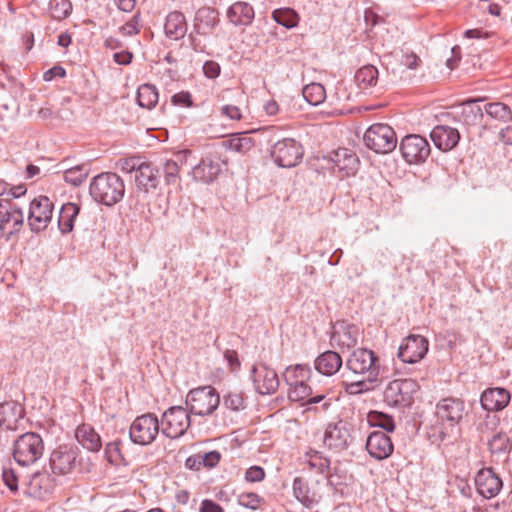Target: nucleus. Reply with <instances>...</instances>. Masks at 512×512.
<instances>
[{
    "label": "nucleus",
    "instance_id": "f257e3e1",
    "mask_svg": "<svg viewBox=\"0 0 512 512\" xmlns=\"http://www.w3.org/2000/svg\"><path fill=\"white\" fill-rule=\"evenodd\" d=\"M89 194L95 202L111 207L123 199L125 184L118 174L102 172L92 178Z\"/></svg>",
    "mask_w": 512,
    "mask_h": 512
},
{
    "label": "nucleus",
    "instance_id": "f03ea898",
    "mask_svg": "<svg viewBox=\"0 0 512 512\" xmlns=\"http://www.w3.org/2000/svg\"><path fill=\"white\" fill-rule=\"evenodd\" d=\"M44 441L35 432H27L20 435L13 444V458L22 467H29L44 454Z\"/></svg>",
    "mask_w": 512,
    "mask_h": 512
},
{
    "label": "nucleus",
    "instance_id": "7ed1b4c3",
    "mask_svg": "<svg viewBox=\"0 0 512 512\" xmlns=\"http://www.w3.org/2000/svg\"><path fill=\"white\" fill-rule=\"evenodd\" d=\"M465 411L464 402L458 398H444L436 405V416L440 421L439 437L445 440L462 420Z\"/></svg>",
    "mask_w": 512,
    "mask_h": 512
},
{
    "label": "nucleus",
    "instance_id": "20e7f679",
    "mask_svg": "<svg viewBox=\"0 0 512 512\" xmlns=\"http://www.w3.org/2000/svg\"><path fill=\"white\" fill-rule=\"evenodd\" d=\"M346 367L356 375H361L368 382H376L380 373V359L366 348L354 350L346 361Z\"/></svg>",
    "mask_w": 512,
    "mask_h": 512
},
{
    "label": "nucleus",
    "instance_id": "39448f33",
    "mask_svg": "<svg viewBox=\"0 0 512 512\" xmlns=\"http://www.w3.org/2000/svg\"><path fill=\"white\" fill-rule=\"evenodd\" d=\"M185 403L191 414L208 416L218 408L220 397L215 388L203 386L191 390L186 396Z\"/></svg>",
    "mask_w": 512,
    "mask_h": 512
},
{
    "label": "nucleus",
    "instance_id": "423d86ee",
    "mask_svg": "<svg viewBox=\"0 0 512 512\" xmlns=\"http://www.w3.org/2000/svg\"><path fill=\"white\" fill-rule=\"evenodd\" d=\"M365 145L380 154L392 152L397 145L395 131L387 124L377 123L371 125L363 137Z\"/></svg>",
    "mask_w": 512,
    "mask_h": 512
},
{
    "label": "nucleus",
    "instance_id": "0eeeda50",
    "mask_svg": "<svg viewBox=\"0 0 512 512\" xmlns=\"http://www.w3.org/2000/svg\"><path fill=\"white\" fill-rule=\"evenodd\" d=\"M190 412L182 406L168 408L161 418V432L170 439L183 436L191 425Z\"/></svg>",
    "mask_w": 512,
    "mask_h": 512
},
{
    "label": "nucleus",
    "instance_id": "6e6552de",
    "mask_svg": "<svg viewBox=\"0 0 512 512\" xmlns=\"http://www.w3.org/2000/svg\"><path fill=\"white\" fill-rule=\"evenodd\" d=\"M419 386L413 379L391 381L383 392L384 402L391 407L409 406Z\"/></svg>",
    "mask_w": 512,
    "mask_h": 512
},
{
    "label": "nucleus",
    "instance_id": "1a4fd4ad",
    "mask_svg": "<svg viewBox=\"0 0 512 512\" xmlns=\"http://www.w3.org/2000/svg\"><path fill=\"white\" fill-rule=\"evenodd\" d=\"M160 426L158 418L153 413L138 416L130 426V439L133 443L138 445H149L156 439L160 431Z\"/></svg>",
    "mask_w": 512,
    "mask_h": 512
},
{
    "label": "nucleus",
    "instance_id": "9d476101",
    "mask_svg": "<svg viewBox=\"0 0 512 512\" xmlns=\"http://www.w3.org/2000/svg\"><path fill=\"white\" fill-rule=\"evenodd\" d=\"M303 153L299 142L292 138H284L272 146L270 154L279 167L292 168L301 162Z\"/></svg>",
    "mask_w": 512,
    "mask_h": 512
},
{
    "label": "nucleus",
    "instance_id": "9b49d317",
    "mask_svg": "<svg viewBox=\"0 0 512 512\" xmlns=\"http://www.w3.org/2000/svg\"><path fill=\"white\" fill-rule=\"evenodd\" d=\"M53 203L46 196H39L30 203L28 224L33 232L47 228L52 220Z\"/></svg>",
    "mask_w": 512,
    "mask_h": 512
},
{
    "label": "nucleus",
    "instance_id": "f8f14e48",
    "mask_svg": "<svg viewBox=\"0 0 512 512\" xmlns=\"http://www.w3.org/2000/svg\"><path fill=\"white\" fill-rule=\"evenodd\" d=\"M400 151L408 163H420L430 155V145L426 138L411 134L401 140Z\"/></svg>",
    "mask_w": 512,
    "mask_h": 512
},
{
    "label": "nucleus",
    "instance_id": "ddd939ff",
    "mask_svg": "<svg viewBox=\"0 0 512 512\" xmlns=\"http://www.w3.org/2000/svg\"><path fill=\"white\" fill-rule=\"evenodd\" d=\"M353 440L351 435V425L348 422L339 420L336 423H330L324 433V444L329 449L343 451L349 447Z\"/></svg>",
    "mask_w": 512,
    "mask_h": 512
},
{
    "label": "nucleus",
    "instance_id": "4468645a",
    "mask_svg": "<svg viewBox=\"0 0 512 512\" xmlns=\"http://www.w3.org/2000/svg\"><path fill=\"white\" fill-rule=\"evenodd\" d=\"M22 210L10 201V198L0 199V231L7 236L18 232L23 225Z\"/></svg>",
    "mask_w": 512,
    "mask_h": 512
},
{
    "label": "nucleus",
    "instance_id": "2eb2a0df",
    "mask_svg": "<svg viewBox=\"0 0 512 512\" xmlns=\"http://www.w3.org/2000/svg\"><path fill=\"white\" fill-rule=\"evenodd\" d=\"M428 340L421 335H409L398 349V357L404 363L413 364L424 358L428 351Z\"/></svg>",
    "mask_w": 512,
    "mask_h": 512
},
{
    "label": "nucleus",
    "instance_id": "dca6fc26",
    "mask_svg": "<svg viewBox=\"0 0 512 512\" xmlns=\"http://www.w3.org/2000/svg\"><path fill=\"white\" fill-rule=\"evenodd\" d=\"M77 448L69 445H60L50 455V466L54 474L65 475L70 473L76 462Z\"/></svg>",
    "mask_w": 512,
    "mask_h": 512
},
{
    "label": "nucleus",
    "instance_id": "f3484780",
    "mask_svg": "<svg viewBox=\"0 0 512 512\" xmlns=\"http://www.w3.org/2000/svg\"><path fill=\"white\" fill-rule=\"evenodd\" d=\"M251 378L256 391L262 395L273 394L279 387L277 373L266 365H254L251 369Z\"/></svg>",
    "mask_w": 512,
    "mask_h": 512
},
{
    "label": "nucleus",
    "instance_id": "a211bd4d",
    "mask_svg": "<svg viewBox=\"0 0 512 512\" xmlns=\"http://www.w3.org/2000/svg\"><path fill=\"white\" fill-rule=\"evenodd\" d=\"M475 485L480 495L490 499L500 492L503 484L492 468H483L476 474Z\"/></svg>",
    "mask_w": 512,
    "mask_h": 512
},
{
    "label": "nucleus",
    "instance_id": "6ab92c4d",
    "mask_svg": "<svg viewBox=\"0 0 512 512\" xmlns=\"http://www.w3.org/2000/svg\"><path fill=\"white\" fill-rule=\"evenodd\" d=\"M366 449L371 457L384 460L393 453V443L383 431H373L366 440Z\"/></svg>",
    "mask_w": 512,
    "mask_h": 512
},
{
    "label": "nucleus",
    "instance_id": "aec40b11",
    "mask_svg": "<svg viewBox=\"0 0 512 512\" xmlns=\"http://www.w3.org/2000/svg\"><path fill=\"white\" fill-rule=\"evenodd\" d=\"M430 137L434 145L442 151L453 149L460 140L458 130L445 125L434 127L430 133Z\"/></svg>",
    "mask_w": 512,
    "mask_h": 512
},
{
    "label": "nucleus",
    "instance_id": "412c9836",
    "mask_svg": "<svg viewBox=\"0 0 512 512\" xmlns=\"http://www.w3.org/2000/svg\"><path fill=\"white\" fill-rule=\"evenodd\" d=\"M330 160L334 164L333 168L343 172L345 176L353 175L357 171L359 159L352 150L340 148L333 151Z\"/></svg>",
    "mask_w": 512,
    "mask_h": 512
},
{
    "label": "nucleus",
    "instance_id": "4be33fe9",
    "mask_svg": "<svg viewBox=\"0 0 512 512\" xmlns=\"http://www.w3.org/2000/svg\"><path fill=\"white\" fill-rule=\"evenodd\" d=\"M510 401V393L504 388H492L485 390L480 398L483 409L487 411H499L504 409Z\"/></svg>",
    "mask_w": 512,
    "mask_h": 512
},
{
    "label": "nucleus",
    "instance_id": "5701e85b",
    "mask_svg": "<svg viewBox=\"0 0 512 512\" xmlns=\"http://www.w3.org/2000/svg\"><path fill=\"white\" fill-rule=\"evenodd\" d=\"M24 409L15 401L0 404V427L6 430H15L18 422L23 418Z\"/></svg>",
    "mask_w": 512,
    "mask_h": 512
},
{
    "label": "nucleus",
    "instance_id": "b1692460",
    "mask_svg": "<svg viewBox=\"0 0 512 512\" xmlns=\"http://www.w3.org/2000/svg\"><path fill=\"white\" fill-rule=\"evenodd\" d=\"M26 485L29 495L41 498L52 492L54 481L47 473L36 472L27 476Z\"/></svg>",
    "mask_w": 512,
    "mask_h": 512
},
{
    "label": "nucleus",
    "instance_id": "393cba45",
    "mask_svg": "<svg viewBox=\"0 0 512 512\" xmlns=\"http://www.w3.org/2000/svg\"><path fill=\"white\" fill-rule=\"evenodd\" d=\"M358 336L359 331L356 326L342 322L335 326L331 341L335 342L341 348L350 349L357 344Z\"/></svg>",
    "mask_w": 512,
    "mask_h": 512
},
{
    "label": "nucleus",
    "instance_id": "a878e982",
    "mask_svg": "<svg viewBox=\"0 0 512 512\" xmlns=\"http://www.w3.org/2000/svg\"><path fill=\"white\" fill-rule=\"evenodd\" d=\"M341 356L335 351H325L315 359V369L325 376H332L342 367Z\"/></svg>",
    "mask_w": 512,
    "mask_h": 512
},
{
    "label": "nucleus",
    "instance_id": "bb28decb",
    "mask_svg": "<svg viewBox=\"0 0 512 512\" xmlns=\"http://www.w3.org/2000/svg\"><path fill=\"white\" fill-rule=\"evenodd\" d=\"M165 34L173 40L183 38L187 33V22L183 13L179 11L170 12L164 25Z\"/></svg>",
    "mask_w": 512,
    "mask_h": 512
},
{
    "label": "nucleus",
    "instance_id": "cd10ccee",
    "mask_svg": "<svg viewBox=\"0 0 512 512\" xmlns=\"http://www.w3.org/2000/svg\"><path fill=\"white\" fill-rule=\"evenodd\" d=\"M75 437L83 448L91 452H98L102 447L99 434L90 425L82 424L78 426L75 431Z\"/></svg>",
    "mask_w": 512,
    "mask_h": 512
},
{
    "label": "nucleus",
    "instance_id": "c85d7f7f",
    "mask_svg": "<svg viewBox=\"0 0 512 512\" xmlns=\"http://www.w3.org/2000/svg\"><path fill=\"white\" fill-rule=\"evenodd\" d=\"M220 171L221 166L219 162L206 157L193 168L192 174L195 180L203 183H210L216 179Z\"/></svg>",
    "mask_w": 512,
    "mask_h": 512
},
{
    "label": "nucleus",
    "instance_id": "c756f323",
    "mask_svg": "<svg viewBox=\"0 0 512 512\" xmlns=\"http://www.w3.org/2000/svg\"><path fill=\"white\" fill-rule=\"evenodd\" d=\"M227 17L234 25H249L254 19V9L247 2H235L228 8Z\"/></svg>",
    "mask_w": 512,
    "mask_h": 512
},
{
    "label": "nucleus",
    "instance_id": "7c9ffc66",
    "mask_svg": "<svg viewBox=\"0 0 512 512\" xmlns=\"http://www.w3.org/2000/svg\"><path fill=\"white\" fill-rule=\"evenodd\" d=\"M158 171L149 163H144L139 167L135 174V183L139 190L148 193L156 189L158 185Z\"/></svg>",
    "mask_w": 512,
    "mask_h": 512
},
{
    "label": "nucleus",
    "instance_id": "2f4dec72",
    "mask_svg": "<svg viewBox=\"0 0 512 512\" xmlns=\"http://www.w3.org/2000/svg\"><path fill=\"white\" fill-rule=\"evenodd\" d=\"M487 445L496 462L506 461L512 447L509 437L502 432L494 434L488 440Z\"/></svg>",
    "mask_w": 512,
    "mask_h": 512
},
{
    "label": "nucleus",
    "instance_id": "473e14b6",
    "mask_svg": "<svg viewBox=\"0 0 512 512\" xmlns=\"http://www.w3.org/2000/svg\"><path fill=\"white\" fill-rule=\"evenodd\" d=\"M293 494L308 509L317 505L321 498L315 492L310 491L308 483L301 477H296L293 481Z\"/></svg>",
    "mask_w": 512,
    "mask_h": 512
},
{
    "label": "nucleus",
    "instance_id": "72a5a7b5",
    "mask_svg": "<svg viewBox=\"0 0 512 512\" xmlns=\"http://www.w3.org/2000/svg\"><path fill=\"white\" fill-rule=\"evenodd\" d=\"M221 146L226 150L244 155L254 147V140L251 137L235 133L224 139Z\"/></svg>",
    "mask_w": 512,
    "mask_h": 512
},
{
    "label": "nucleus",
    "instance_id": "f704fd0d",
    "mask_svg": "<svg viewBox=\"0 0 512 512\" xmlns=\"http://www.w3.org/2000/svg\"><path fill=\"white\" fill-rule=\"evenodd\" d=\"M80 212V207L72 202L62 205L59 217L58 227L62 233H69L73 230L74 221Z\"/></svg>",
    "mask_w": 512,
    "mask_h": 512
},
{
    "label": "nucleus",
    "instance_id": "c9c22d12",
    "mask_svg": "<svg viewBox=\"0 0 512 512\" xmlns=\"http://www.w3.org/2000/svg\"><path fill=\"white\" fill-rule=\"evenodd\" d=\"M354 80L361 90H367L377 84L378 70L373 65H365L356 71Z\"/></svg>",
    "mask_w": 512,
    "mask_h": 512
},
{
    "label": "nucleus",
    "instance_id": "e433bc0d",
    "mask_svg": "<svg viewBox=\"0 0 512 512\" xmlns=\"http://www.w3.org/2000/svg\"><path fill=\"white\" fill-rule=\"evenodd\" d=\"M311 370L307 365L297 364L287 367L283 373L286 384L290 387L299 383L306 382L309 379Z\"/></svg>",
    "mask_w": 512,
    "mask_h": 512
},
{
    "label": "nucleus",
    "instance_id": "4c0bfd02",
    "mask_svg": "<svg viewBox=\"0 0 512 512\" xmlns=\"http://www.w3.org/2000/svg\"><path fill=\"white\" fill-rule=\"evenodd\" d=\"M137 101L139 106L153 108L158 102V91L154 85L143 84L138 88Z\"/></svg>",
    "mask_w": 512,
    "mask_h": 512
},
{
    "label": "nucleus",
    "instance_id": "58836bf2",
    "mask_svg": "<svg viewBox=\"0 0 512 512\" xmlns=\"http://www.w3.org/2000/svg\"><path fill=\"white\" fill-rule=\"evenodd\" d=\"M272 18L277 24L288 29L294 28L299 22L298 14L289 7L275 9L272 12Z\"/></svg>",
    "mask_w": 512,
    "mask_h": 512
},
{
    "label": "nucleus",
    "instance_id": "ea45409f",
    "mask_svg": "<svg viewBox=\"0 0 512 512\" xmlns=\"http://www.w3.org/2000/svg\"><path fill=\"white\" fill-rule=\"evenodd\" d=\"M484 111L493 119L503 123H507L512 120L510 107L502 102L488 103L484 106Z\"/></svg>",
    "mask_w": 512,
    "mask_h": 512
},
{
    "label": "nucleus",
    "instance_id": "a19ab883",
    "mask_svg": "<svg viewBox=\"0 0 512 512\" xmlns=\"http://www.w3.org/2000/svg\"><path fill=\"white\" fill-rule=\"evenodd\" d=\"M336 404V398L328 396L323 392H316L315 396L309 398V405L307 410H314L315 412H328Z\"/></svg>",
    "mask_w": 512,
    "mask_h": 512
},
{
    "label": "nucleus",
    "instance_id": "79ce46f5",
    "mask_svg": "<svg viewBox=\"0 0 512 512\" xmlns=\"http://www.w3.org/2000/svg\"><path fill=\"white\" fill-rule=\"evenodd\" d=\"M304 99L313 106L321 104L326 98L325 88L320 83L306 85L302 91Z\"/></svg>",
    "mask_w": 512,
    "mask_h": 512
},
{
    "label": "nucleus",
    "instance_id": "37998d69",
    "mask_svg": "<svg viewBox=\"0 0 512 512\" xmlns=\"http://www.w3.org/2000/svg\"><path fill=\"white\" fill-rule=\"evenodd\" d=\"M315 393L306 382H303L289 387L288 398L295 402L305 401L303 405L308 406L309 398L315 396Z\"/></svg>",
    "mask_w": 512,
    "mask_h": 512
},
{
    "label": "nucleus",
    "instance_id": "c03bdc74",
    "mask_svg": "<svg viewBox=\"0 0 512 512\" xmlns=\"http://www.w3.org/2000/svg\"><path fill=\"white\" fill-rule=\"evenodd\" d=\"M188 153V151L178 152L175 155L176 159L167 160L164 163V176L167 184H173L177 181L179 162L182 163Z\"/></svg>",
    "mask_w": 512,
    "mask_h": 512
},
{
    "label": "nucleus",
    "instance_id": "a18cd8bd",
    "mask_svg": "<svg viewBox=\"0 0 512 512\" xmlns=\"http://www.w3.org/2000/svg\"><path fill=\"white\" fill-rule=\"evenodd\" d=\"M367 421L369 426L382 428L386 432H393L395 429L393 418L382 412H369L367 415Z\"/></svg>",
    "mask_w": 512,
    "mask_h": 512
},
{
    "label": "nucleus",
    "instance_id": "49530a36",
    "mask_svg": "<svg viewBox=\"0 0 512 512\" xmlns=\"http://www.w3.org/2000/svg\"><path fill=\"white\" fill-rule=\"evenodd\" d=\"M88 174L89 169L87 168V165L82 164L66 169L63 177L67 183L79 186L86 180Z\"/></svg>",
    "mask_w": 512,
    "mask_h": 512
},
{
    "label": "nucleus",
    "instance_id": "de8ad7c7",
    "mask_svg": "<svg viewBox=\"0 0 512 512\" xmlns=\"http://www.w3.org/2000/svg\"><path fill=\"white\" fill-rule=\"evenodd\" d=\"M2 479L5 485L13 492L18 490L19 483L26 485L27 476L19 474L13 468H4L2 471Z\"/></svg>",
    "mask_w": 512,
    "mask_h": 512
},
{
    "label": "nucleus",
    "instance_id": "09e8293b",
    "mask_svg": "<svg viewBox=\"0 0 512 512\" xmlns=\"http://www.w3.org/2000/svg\"><path fill=\"white\" fill-rule=\"evenodd\" d=\"M49 5L54 19H64L72 11V4L69 0H51Z\"/></svg>",
    "mask_w": 512,
    "mask_h": 512
},
{
    "label": "nucleus",
    "instance_id": "8fccbe9b",
    "mask_svg": "<svg viewBox=\"0 0 512 512\" xmlns=\"http://www.w3.org/2000/svg\"><path fill=\"white\" fill-rule=\"evenodd\" d=\"M223 404L232 411H239L244 409V398L241 393L229 392L224 396Z\"/></svg>",
    "mask_w": 512,
    "mask_h": 512
},
{
    "label": "nucleus",
    "instance_id": "3c124183",
    "mask_svg": "<svg viewBox=\"0 0 512 512\" xmlns=\"http://www.w3.org/2000/svg\"><path fill=\"white\" fill-rule=\"evenodd\" d=\"M143 164L138 157H130L125 159H119L117 167L124 173L137 172L139 167Z\"/></svg>",
    "mask_w": 512,
    "mask_h": 512
},
{
    "label": "nucleus",
    "instance_id": "603ef678",
    "mask_svg": "<svg viewBox=\"0 0 512 512\" xmlns=\"http://www.w3.org/2000/svg\"><path fill=\"white\" fill-rule=\"evenodd\" d=\"M105 455L109 463L119 464L122 456L120 453L119 442H110L105 447Z\"/></svg>",
    "mask_w": 512,
    "mask_h": 512
},
{
    "label": "nucleus",
    "instance_id": "864d4df0",
    "mask_svg": "<svg viewBox=\"0 0 512 512\" xmlns=\"http://www.w3.org/2000/svg\"><path fill=\"white\" fill-rule=\"evenodd\" d=\"M238 503L249 509H257L260 503V497L252 492L242 493L238 496Z\"/></svg>",
    "mask_w": 512,
    "mask_h": 512
},
{
    "label": "nucleus",
    "instance_id": "5fc2aeb1",
    "mask_svg": "<svg viewBox=\"0 0 512 512\" xmlns=\"http://www.w3.org/2000/svg\"><path fill=\"white\" fill-rule=\"evenodd\" d=\"M199 458L203 466L213 468L219 463L221 459V454L218 451L213 450L205 453L204 455L199 454Z\"/></svg>",
    "mask_w": 512,
    "mask_h": 512
},
{
    "label": "nucleus",
    "instance_id": "6e6d98bb",
    "mask_svg": "<svg viewBox=\"0 0 512 512\" xmlns=\"http://www.w3.org/2000/svg\"><path fill=\"white\" fill-rule=\"evenodd\" d=\"M171 102L173 103V105L182 107H191L193 105L191 94L186 91H181L179 93L174 94L171 97Z\"/></svg>",
    "mask_w": 512,
    "mask_h": 512
},
{
    "label": "nucleus",
    "instance_id": "4d7b16f0",
    "mask_svg": "<svg viewBox=\"0 0 512 512\" xmlns=\"http://www.w3.org/2000/svg\"><path fill=\"white\" fill-rule=\"evenodd\" d=\"M220 114L224 117H227L231 120H240L242 118L241 110L238 106L235 105H223L220 108Z\"/></svg>",
    "mask_w": 512,
    "mask_h": 512
},
{
    "label": "nucleus",
    "instance_id": "13d9d810",
    "mask_svg": "<svg viewBox=\"0 0 512 512\" xmlns=\"http://www.w3.org/2000/svg\"><path fill=\"white\" fill-rule=\"evenodd\" d=\"M264 476H265V472H264L263 468H261L259 466H252V467L248 468L245 473V479L248 482H253V483L262 481L264 479Z\"/></svg>",
    "mask_w": 512,
    "mask_h": 512
},
{
    "label": "nucleus",
    "instance_id": "bf43d9fd",
    "mask_svg": "<svg viewBox=\"0 0 512 512\" xmlns=\"http://www.w3.org/2000/svg\"><path fill=\"white\" fill-rule=\"evenodd\" d=\"M220 65L215 61H206L203 65V73L206 77L214 79L220 74Z\"/></svg>",
    "mask_w": 512,
    "mask_h": 512
},
{
    "label": "nucleus",
    "instance_id": "052dcab7",
    "mask_svg": "<svg viewBox=\"0 0 512 512\" xmlns=\"http://www.w3.org/2000/svg\"><path fill=\"white\" fill-rule=\"evenodd\" d=\"M309 464L311 467L316 468L320 473L327 472L330 467V461L327 458H322L318 456L310 460Z\"/></svg>",
    "mask_w": 512,
    "mask_h": 512
},
{
    "label": "nucleus",
    "instance_id": "680f3d73",
    "mask_svg": "<svg viewBox=\"0 0 512 512\" xmlns=\"http://www.w3.org/2000/svg\"><path fill=\"white\" fill-rule=\"evenodd\" d=\"M65 75H66L65 69L63 67L57 65V66L50 68L46 72H44L43 79L45 81H52L56 77L62 78Z\"/></svg>",
    "mask_w": 512,
    "mask_h": 512
},
{
    "label": "nucleus",
    "instance_id": "e2e57ef3",
    "mask_svg": "<svg viewBox=\"0 0 512 512\" xmlns=\"http://www.w3.org/2000/svg\"><path fill=\"white\" fill-rule=\"evenodd\" d=\"M366 382H368V381L365 380L364 378H363V380L352 382V383L347 385L346 391L349 394H359V393H362L364 391H367L368 387L366 385Z\"/></svg>",
    "mask_w": 512,
    "mask_h": 512
},
{
    "label": "nucleus",
    "instance_id": "0e129e2a",
    "mask_svg": "<svg viewBox=\"0 0 512 512\" xmlns=\"http://www.w3.org/2000/svg\"><path fill=\"white\" fill-rule=\"evenodd\" d=\"M492 32L483 30L481 28L476 29H468L465 31L464 36L466 38H475V39H487L492 36Z\"/></svg>",
    "mask_w": 512,
    "mask_h": 512
},
{
    "label": "nucleus",
    "instance_id": "69168bd1",
    "mask_svg": "<svg viewBox=\"0 0 512 512\" xmlns=\"http://www.w3.org/2000/svg\"><path fill=\"white\" fill-rule=\"evenodd\" d=\"M200 512H224L222 507L216 502L205 499L201 503Z\"/></svg>",
    "mask_w": 512,
    "mask_h": 512
},
{
    "label": "nucleus",
    "instance_id": "338daca9",
    "mask_svg": "<svg viewBox=\"0 0 512 512\" xmlns=\"http://www.w3.org/2000/svg\"><path fill=\"white\" fill-rule=\"evenodd\" d=\"M420 61L419 57L414 53L405 54L401 63L409 69H415Z\"/></svg>",
    "mask_w": 512,
    "mask_h": 512
},
{
    "label": "nucleus",
    "instance_id": "774afa93",
    "mask_svg": "<svg viewBox=\"0 0 512 512\" xmlns=\"http://www.w3.org/2000/svg\"><path fill=\"white\" fill-rule=\"evenodd\" d=\"M499 139L506 145H512V126L503 128L499 133Z\"/></svg>",
    "mask_w": 512,
    "mask_h": 512
}]
</instances>
